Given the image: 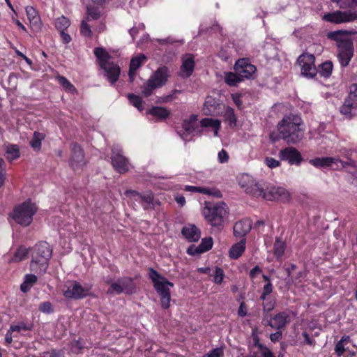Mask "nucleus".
Here are the masks:
<instances>
[{
    "mask_svg": "<svg viewBox=\"0 0 357 357\" xmlns=\"http://www.w3.org/2000/svg\"><path fill=\"white\" fill-rule=\"evenodd\" d=\"M302 120L297 115L285 116L278 125L279 135L287 143H296L303 137Z\"/></svg>",
    "mask_w": 357,
    "mask_h": 357,
    "instance_id": "nucleus-1",
    "label": "nucleus"
},
{
    "mask_svg": "<svg viewBox=\"0 0 357 357\" xmlns=\"http://www.w3.org/2000/svg\"><path fill=\"white\" fill-rule=\"evenodd\" d=\"M220 105L219 100L213 98L212 96H208L204 103L202 112L206 116L217 115L218 114Z\"/></svg>",
    "mask_w": 357,
    "mask_h": 357,
    "instance_id": "nucleus-23",
    "label": "nucleus"
},
{
    "mask_svg": "<svg viewBox=\"0 0 357 357\" xmlns=\"http://www.w3.org/2000/svg\"><path fill=\"white\" fill-rule=\"evenodd\" d=\"M197 127V116L190 115L183 121L181 128L177 130L183 140H188V136L195 131Z\"/></svg>",
    "mask_w": 357,
    "mask_h": 357,
    "instance_id": "nucleus-19",
    "label": "nucleus"
},
{
    "mask_svg": "<svg viewBox=\"0 0 357 357\" xmlns=\"http://www.w3.org/2000/svg\"><path fill=\"white\" fill-rule=\"evenodd\" d=\"M89 22L87 20L84 19L81 22L80 33L84 37H91L92 36V31Z\"/></svg>",
    "mask_w": 357,
    "mask_h": 357,
    "instance_id": "nucleus-50",
    "label": "nucleus"
},
{
    "mask_svg": "<svg viewBox=\"0 0 357 357\" xmlns=\"http://www.w3.org/2000/svg\"><path fill=\"white\" fill-rule=\"evenodd\" d=\"M349 337H342L335 345V351L337 356H342L346 350V345L349 342Z\"/></svg>",
    "mask_w": 357,
    "mask_h": 357,
    "instance_id": "nucleus-46",
    "label": "nucleus"
},
{
    "mask_svg": "<svg viewBox=\"0 0 357 357\" xmlns=\"http://www.w3.org/2000/svg\"><path fill=\"white\" fill-rule=\"evenodd\" d=\"M211 276L213 277V282L217 284H220L224 279L225 273L223 270L220 267H215L213 273Z\"/></svg>",
    "mask_w": 357,
    "mask_h": 357,
    "instance_id": "nucleus-49",
    "label": "nucleus"
},
{
    "mask_svg": "<svg viewBox=\"0 0 357 357\" xmlns=\"http://www.w3.org/2000/svg\"><path fill=\"white\" fill-rule=\"evenodd\" d=\"M146 60V57L144 54H139L136 57H134L130 61V70H129V77L131 81L133 80L136 70L140 67Z\"/></svg>",
    "mask_w": 357,
    "mask_h": 357,
    "instance_id": "nucleus-31",
    "label": "nucleus"
},
{
    "mask_svg": "<svg viewBox=\"0 0 357 357\" xmlns=\"http://www.w3.org/2000/svg\"><path fill=\"white\" fill-rule=\"evenodd\" d=\"M91 286L89 284L81 285L76 281L68 282L63 291V296L68 299H81L90 294Z\"/></svg>",
    "mask_w": 357,
    "mask_h": 357,
    "instance_id": "nucleus-11",
    "label": "nucleus"
},
{
    "mask_svg": "<svg viewBox=\"0 0 357 357\" xmlns=\"http://www.w3.org/2000/svg\"><path fill=\"white\" fill-rule=\"evenodd\" d=\"M149 114L160 119H165L169 116V112L164 107H154L150 109Z\"/></svg>",
    "mask_w": 357,
    "mask_h": 357,
    "instance_id": "nucleus-41",
    "label": "nucleus"
},
{
    "mask_svg": "<svg viewBox=\"0 0 357 357\" xmlns=\"http://www.w3.org/2000/svg\"><path fill=\"white\" fill-rule=\"evenodd\" d=\"M184 190L187 192H198L204 195H210L216 198H220L222 197L221 192L215 188L185 185Z\"/></svg>",
    "mask_w": 357,
    "mask_h": 357,
    "instance_id": "nucleus-27",
    "label": "nucleus"
},
{
    "mask_svg": "<svg viewBox=\"0 0 357 357\" xmlns=\"http://www.w3.org/2000/svg\"><path fill=\"white\" fill-rule=\"evenodd\" d=\"M38 211V206L31 200H27L15 206L10 217L18 225L29 226L33 221V217Z\"/></svg>",
    "mask_w": 357,
    "mask_h": 357,
    "instance_id": "nucleus-5",
    "label": "nucleus"
},
{
    "mask_svg": "<svg viewBox=\"0 0 357 357\" xmlns=\"http://www.w3.org/2000/svg\"><path fill=\"white\" fill-rule=\"evenodd\" d=\"M284 250H285L284 243L282 241H281L280 239L276 238V240L274 243V246H273V251H274L275 256L277 258L281 257L284 252Z\"/></svg>",
    "mask_w": 357,
    "mask_h": 357,
    "instance_id": "nucleus-44",
    "label": "nucleus"
},
{
    "mask_svg": "<svg viewBox=\"0 0 357 357\" xmlns=\"http://www.w3.org/2000/svg\"><path fill=\"white\" fill-rule=\"evenodd\" d=\"M241 81L242 79L236 72H229L225 74V82L229 86H236Z\"/></svg>",
    "mask_w": 357,
    "mask_h": 357,
    "instance_id": "nucleus-40",
    "label": "nucleus"
},
{
    "mask_svg": "<svg viewBox=\"0 0 357 357\" xmlns=\"http://www.w3.org/2000/svg\"><path fill=\"white\" fill-rule=\"evenodd\" d=\"M203 215L206 221L213 227L222 225L228 213V208L223 202L206 205L203 209Z\"/></svg>",
    "mask_w": 357,
    "mask_h": 357,
    "instance_id": "nucleus-7",
    "label": "nucleus"
},
{
    "mask_svg": "<svg viewBox=\"0 0 357 357\" xmlns=\"http://www.w3.org/2000/svg\"><path fill=\"white\" fill-rule=\"evenodd\" d=\"M279 156L282 160L288 161L290 165H299L302 160L301 153L294 147L280 150Z\"/></svg>",
    "mask_w": 357,
    "mask_h": 357,
    "instance_id": "nucleus-22",
    "label": "nucleus"
},
{
    "mask_svg": "<svg viewBox=\"0 0 357 357\" xmlns=\"http://www.w3.org/2000/svg\"><path fill=\"white\" fill-rule=\"evenodd\" d=\"M10 332L13 333H22L25 331H31L33 328V324L31 323H26L24 321H20L17 324H14L10 325Z\"/></svg>",
    "mask_w": 357,
    "mask_h": 357,
    "instance_id": "nucleus-36",
    "label": "nucleus"
},
{
    "mask_svg": "<svg viewBox=\"0 0 357 357\" xmlns=\"http://www.w3.org/2000/svg\"><path fill=\"white\" fill-rule=\"evenodd\" d=\"M282 337V333L280 331H277L276 333H272L270 335V338L272 342L278 341Z\"/></svg>",
    "mask_w": 357,
    "mask_h": 357,
    "instance_id": "nucleus-63",
    "label": "nucleus"
},
{
    "mask_svg": "<svg viewBox=\"0 0 357 357\" xmlns=\"http://www.w3.org/2000/svg\"><path fill=\"white\" fill-rule=\"evenodd\" d=\"M264 162L269 168L271 169L279 167L280 165V161L271 157H266L264 160Z\"/></svg>",
    "mask_w": 357,
    "mask_h": 357,
    "instance_id": "nucleus-52",
    "label": "nucleus"
},
{
    "mask_svg": "<svg viewBox=\"0 0 357 357\" xmlns=\"http://www.w3.org/2000/svg\"><path fill=\"white\" fill-rule=\"evenodd\" d=\"M290 321V317L286 312H280L267 321V324L273 328L280 329Z\"/></svg>",
    "mask_w": 357,
    "mask_h": 357,
    "instance_id": "nucleus-29",
    "label": "nucleus"
},
{
    "mask_svg": "<svg viewBox=\"0 0 357 357\" xmlns=\"http://www.w3.org/2000/svg\"><path fill=\"white\" fill-rule=\"evenodd\" d=\"M341 114L351 118L357 114V84L350 86L349 93L340 109Z\"/></svg>",
    "mask_w": 357,
    "mask_h": 357,
    "instance_id": "nucleus-12",
    "label": "nucleus"
},
{
    "mask_svg": "<svg viewBox=\"0 0 357 357\" xmlns=\"http://www.w3.org/2000/svg\"><path fill=\"white\" fill-rule=\"evenodd\" d=\"M6 158L12 161L20 156L19 149L16 145H9L6 147Z\"/></svg>",
    "mask_w": 357,
    "mask_h": 357,
    "instance_id": "nucleus-45",
    "label": "nucleus"
},
{
    "mask_svg": "<svg viewBox=\"0 0 357 357\" xmlns=\"http://www.w3.org/2000/svg\"><path fill=\"white\" fill-rule=\"evenodd\" d=\"M103 16L104 13L102 9L91 6L87 7V16L85 19L88 21L91 20H96L102 18Z\"/></svg>",
    "mask_w": 357,
    "mask_h": 357,
    "instance_id": "nucleus-33",
    "label": "nucleus"
},
{
    "mask_svg": "<svg viewBox=\"0 0 357 357\" xmlns=\"http://www.w3.org/2000/svg\"><path fill=\"white\" fill-rule=\"evenodd\" d=\"M261 197L266 200H280L284 202L290 199V193L285 188L278 186H270L266 190L262 188Z\"/></svg>",
    "mask_w": 357,
    "mask_h": 357,
    "instance_id": "nucleus-15",
    "label": "nucleus"
},
{
    "mask_svg": "<svg viewBox=\"0 0 357 357\" xmlns=\"http://www.w3.org/2000/svg\"><path fill=\"white\" fill-rule=\"evenodd\" d=\"M111 159L114 168L120 174L127 172L131 167L128 159L123 155L121 149L119 146L113 148Z\"/></svg>",
    "mask_w": 357,
    "mask_h": 357,
    "instance_id": "nucleus-16",
    "label": "nucleus"
},
{
    "mask_svg": "<svg viewBox=\"0 0 357 357\" xmlns=\"http://www.w3.org/2000/svg\"><path fill=\"white\" fill-rule=\"evenodd\" d=\"M260 332L259 331L258 328L255 327L252 330V337L253 339V342L255 346L258 347L259 348V344H261L259 342V335Z\"/></svg>",
    "mask_w": 357,
    "mask_h": 357,
    "instance_id": "nucleus-56",
    "label": "nucleus"
},
{
    "mask_svg": "<svg viewBox=\"0 0 357 357\" xmlns=\"http://www.w3.org/2000/svg\"><path fill=\"white\" fill-rule=\"evenodd\" d=\"M195 68L194 56L188 54L182 57V64L181 66L180 75L183 77H190Z\"/></svg>",
    "mask_w": 357,
    "mask_h": 357,
    "instance_id": "nucleus-24",
    "label": "nucleus"
},
{
    "mask_svg": "<svg viewBox=\"0 0 357 357\" xmlns=\"http://www.w3.org/2000/svg\"><path fill=\"white\" fill-rule=\"evenodd\" d=\"M52 250L47 242H40L31 249L30 268L36 273H44L48 267Z\"/></svg>",
    "mask_w": 357,
    "mask_h": 357,
    "instance_id": "nucleus-3",
    "label": "nucleus"
},
{
    "mask_svg": "<svg viewBox=\"0 0 357 357\" xmlns=\"http://www.w3.org/2000/svg\"><path fill=\"white\" fill-rule=\"evenodd\" d=\"M37 277L33 274H26L24 277V281L21 284L20 289L23 292H27L30 290L32 286L36 282Z\"/></svg>",
    "mask_w": 357,
    "mask_h": 357,
    "instance_id": "nucleus-37",
    "label": "nucleus"
},
{
    "mask_svg": "<svg viewBox=\"0 0 357 357\" xmlns=\"http://www.w3.org/2000/svg\"><path fill=\"white\" fill-rule=\"evenodd\" d=\"M213 246L212 238H204L202 240L201 243L198 246L191 245L187 250V253L190 255H196L205 252Z\"/></svg>",
    "mask_w": 357,
    "mask_h": 357,
    "instance_id": "nucleus-26",
    "label": "nucleus"
},
{
    "mask_svg": "<svg viewBox=\"0 0 357 357\" xmlns=\"http://www.w3.org/2000/svg\"><path fill=\"white\" fill-rule=\"evenodd\" d=\"M169 77V71L165 66L159 68L147 80L142 89L144 97L151 96L155 89L163 86Z\"/></svg>",
    "mask_w": 357,
    "mask_h": 357,
    "instance_id": "nucleus-8",
    "label": "nucleus"
},
{
    "mask_svg": "<svg viewBox=\"0 0 357 357\" xmlns=\"http://www.w3.org/2000/svg\"><path fill=\"white\" fill-rule=\"evenodd\" d=\"M175 200L180 206H183L185 204V199L182 195H176L175 197Z\"/></svg>",
    "mask_w": 357,
    "mask_h": 357,
    "instance_id": "nucleus-64",
    "label": "nucleus"
},
{
    "mask_svg": "<svg viewBox=\"0 0 357 357\" xmlns=\"http://www.w3.org/2000/svg\"><path fill=\"white\" fill-rule=\"evenodd\" d=\"M245 239L243 238L240 242L233 245L229 252L230 258L238 259L245 251Z\"/></svg>",
    "mask_w": 357,
    "mask_h": 357,
    "instance_id": "nucleus-32",
    "label": "nucleus"
},
{
    "mask_svg": "<svg viewBox=\"0 0 357 357\" xmlns=\"http://www.w3.org/2000/svg\"><path fill=\"white\" fill-rule=\"evenodd\" d=\"M54 24L57 30L62 31H65L69 27L70 25V22L67 17L61 16L56 19Z\"/></svg>",
    "mask_w": 357,
    "mask_h": 357,
    "instance_id": "nucleus-43",
    "label": "nucleus"
},
{
    "mask_svg": "<svg viewBox=\"0 0 357 357\" xmlns=\"http://www.w3.org/2000/svg\"><path fill=\"white\" fill-rule=\"evenodd\" d=\"M200 126L206 130V132H211L214 137H218L221 128V121L218 119L205 118L200 121Z\"/></svg>",
    "mask_w": 357,
    "mask_h": 357,
    "instance_id": "nucleus-25",
    "label": "nucleus"
},
{
    "mask_svg": "<svg viewBox=\"0 0 357 357\" xmlns=\"http://www.w3.org/2000/svg\"><path fill=\"white\" fill-rule=\"evenodd\" d=\"M234 70L243 80L252 78L256 72V67L250 63L248 59H241L236 62Z\"/></svg>",
    "mask_w": 357,
    "mask_h": 357,
    "instance_id": "nucleus-18",
    "label": "nucleus"
},
{
    "mask_svg": "<svg viewBox=\"0 0 357 357\" xmlns=\"http://www.w3.org/2000/svg\"><path fill=\"white\" fill-rule=\"evenodd\" d=\"M57 80L61 86L68 92L73 93L75 91V86L63 76L57 77Z\"/></svg>",
    "mask_w": 357,
    "mask_h": 357,
    "instance_id": "nucleus-48",
    "label": "nucleus"
},
{
    "mask_svg": "<svg viewBox=\"0 0 357 357\" xmlns=\"http://www.w3.org/2000/svg\"><path fill=\"white\" fill-rule=\"evenodd\" d=\"M260 357H275L272 352L267 347L259 344Z\"/></svg>",
    "mask_w": 357,
    "mask_h": 357,
    "instance_id": "nucleus-57",
    "label": "nucleus"
},
{
    "mask_svg": "<svg viewBox=\"0 0 357 357\" xmlns=\"http://www.w3.org/2000/svg\"><path fill=\"white\" fill-rule=\"evenodd\" d=\"M231 98L236 105V107L239 109H242V100H241V95L239 93L231 94Z\"/></svg>",
    "mask_w": 357,
    "mask_h": 357,
    "instance_id": "nucleus-59",
    "label": "nucleus"
},
{
    "mask_svg": "<svg viewBox=\"0 0 357 357\" xmlns=\"http://www.w3.org/2000/svg\"><path fill=\"white\" fill-rule=\"evenodd\" d=\"M223 350L222 348H215L211 350L209 353L204 355L203 357H222Z\"/></svg>",
    "mask_w": 357,
    "mask_h": 357,
    "instance_id": "nucleus-53",
    "label": "nucleus"
},
{
    "mask_svg": "<svg viewBox=\"0 0 357 357\" xmlns=\"http://www.w3.org/2000/svg\"><path fill=\"white\" fill-rule=\"evenodd\" d=\"M145 26L142 23H139L137 25H135L129 30V33L130 34L132 39H135V36L139 32L144 30Z\"/></svg>",
    "mask_w": 357,
    "mask_h": 357,
    "instance_id": "nucleus-51",
    "label": "nucleus"
},
{
    "mask_svg": "<svg viewBox=\"0 0 357 357\" xmlns=\"http://www.w3.org/2000/svg\"><path fill=\"white\" fill-rule=\"evenodd\" d=\"M105 282L109 284L107 291L108 294H120L121 293L131 294L135 291L133 280L130 278L124 277L114 282L109 279H106Z\"/></svg>",
    "mask_w": 357,
    "mask_h": 357,
    "instance_id": "nucleus-9",
    "label": "nucleus"
},
{
    "mask_svg": "<svg viewBox=\"0 0 357 357\" xmlns=\"http://www.w3.org/2000/svg\"><path fill=\"white\" fill-rule=\"evenodd\" d=\"M218 161L220 163L227 162L229 160V155L224 149H222L218 154Z\"/></svg>",
    "mask_w": 357,
    "mask_h": 357,
    "instance_id": "nucleus-58",
    "label": "nucleus"
},
{
    "mask_svg": "<svg viewBox=\"0 0 357 357\" xmlns=\"http://www.w3.org/2000/svg\"><path fill=\"white\" fill-rule=\"evenodd\" d=\"M321 19L326 22L332 24H342L357 20V10H335L325 13Z\"/></svg>",
    "mask_w": 357,
    "mask_h": 357,
    "instance_id": "nucleus-10",
    "label": "nucleus"
},
{
    "mask_svg": "<svg viewBox=\"0 0 357 357\" xmlns=\"http://www.w3.org/2000/svg\"><path fill=\"white\" fill-rule=\"evenodd\" d=\"M223 117L225 121L228 123L229 126H236L237 119L234 114V110L233 108L229 106L225 107L224 109Z\"/></svg>",
    "mask_w": 357,
    "mask_h": 357,
    "instance_id": "nucleus-35",
    "label": "nucleus"
},
{
    "mask_svg": "<svg viewBox=\"0 0 357 357\" xmlns=\"http://www.w3.org/2000/svg\"><path fill=\"white\" fill-rule=\"evenodd\" d=\"M45 134L34 132L33 139L30 141V145L31 148L35 151H39L41 148V142L45 139Z\"/></svg>",
    "mask_w": 357,
    "mask_h": 357,
    "instance_id": "nucleus-39",
    "label": "nucleus"
},
{
    "mask_svg": "<svg viewBox=\"0 0 357 357\" xmlns=\"http://www.w3.org/2000/svg\"><path fill=\"white\" fill-rule=\"evenodd\" d=\"M265 302L264 303V310L266 312L271 311L275 306V302L269 298L264 300Z\"/></svg>",
    "mask_w": 357,
    "mask_h": 357,
    "instance_id": "nucleus-60",
    "label": "nucleus"
},
{
    "mask_svg": "<svg viewBox=\"0 0 357 357\" xmlns=\"http://www.w3.org/2000/svg\"><path fill=\"white\" fill-rule=\"evenodd\" d=\"M125 195L127 197H133L135 198L136 201H139L141 194L135 190H128L125 192Z\"/></svg>",
    "mask_w": 357,
    "mask_h": 357,
    "instance_id": "nucleus-61",
    "label": "nucleus"
},
{
    "mask_svg": "<svg viewBox=\"0 0 357 357\" xmlns=\"http://www.w3.org/2000/svg\"><path fill=\"white\" fill-rule=\"evenodd\" d=\"M333 70V63L331 61H326L319 66V73L326 78L331 76Z\"/></svg>",
    "mask_w": 357,
    "mask_h": 357,
    "instance_id": "nucleus-42",
    "label": "nucleus"
},
{
    "mask_svg": "<svg viewBox=\"0 0 357 357\" xmlns=\"http://www.w3.org/2000/svg\"><path fill=\"white\" fill-rule=\"evenodd\" d=\"M149 277L160 296L161 306L167 309L170 306L171 301L170 288L174 287V284L153 269H151Z\"/></svg>",
    "mask_w": 357,
    "mask_h": 357,
    "instance_id": "nucleus-4",
    "label": "nucleus"
},
{
    "mask_svg": "<svg viewBox=\"0 0 357 357\" xmlns=\"http://www.w3.org/2000/svg\"><path fill=\"white\" fill-rule=\"evenodd\" d=\"M238 184L244 191L255 197H259L262 193L261 185L250 174H243L238 178Z\"/></svg>",
    "mask_w": 357,
    "mask_h": 357,
    "instance_id": "nucleus-13",
    "label": "nucleus"
},
{
    "mask_svg": "<svg viewBox=\"0 0 357 357\" xmlns=\"http://www.w3.org/2000/svg\"><path fill=\"white\" fill-rule=\"evenodd\" d=\"M252 224L250 219H243L236 222L234 226V234L236 236L243 237L251 229Z\"/></svg>",
    "mask_w": 357,
    "mask_h": 357,
    "instance_id": "nucleus-30",
    "label": "nucleus"
},
{
    "mask_svg": "<svg viewBox=\"0 0 357 357\" xmlns=\"http://www.w3.org/2000/svg\"><path fill=\"white\" fill-rule=\"evenodd\" d=\"M314 56L309 53H303L298 59V63L301 68V74L305 77L312 78L317 70L314 65Z\"/></svg>",
    "mask_w": 357,
    "mask_h": 357,
    "instance_id": "nucleus-14",
    "label": "nucleus"
},
{
    "mask_svg": "<svg viewBox=\"0 0 357 357\" xmlns=\"http://www.w3.org/2000/svg\"><path fill=\"white\" fill-rule=\"evenodd\" d=\"M94 54L97 57L100 67L105 70V76L111 84L116 82L120 74V68L118 65L109 62V55L102 47H96Z\"/></svg>",
    "mask_w": 357,
    "mask_h": 357,
    "instance_id": "nucleus-6",
    "label": "nucleus"
},
{
    "mask_svg": "<svg viewBox=\"0 0 357 357\" xmlns=\"http://www.w3.org/2000/svg\"><path fill=\"white\" fill-rule=\"evenodd\" d=\"M310 163L316 167H333L338 168L340 167H344L347 165H350V162H344L339 158L323 157L317 158L310 160Z\"/></svg>",
    "mask_w": 357,
    "mask_h": 357,
    "instance_id": "nucleus-17",
    "label": "nucleus"
},
{
    "mask_svg": "<svg viewBox=\"0 0 357 357\" xmlns=\"http://www.w3.org/2000/svg\"><path fill=\"white\" fill-rule=\"evenodd\" d=\"M29 251V249L26 248V247L20 246L14 253L11 261L18 262L24 260L28 257Z\"/></svg>",
    "mask_w": 357,
    "mask_h": 357,
    "instance_id": "nucleus-38",
    "label": "nucleus"
},
{
    "mask_svg": "<svg viewBox=\"0 0 357 357\" xmlns=\"http://www.w3.org/2000/svg\"><path fill=\"white\" fill-rule=\"evenodd\" d=\"M139 202L142 204L144 209H149L154 207L153 195L150 192L141 194Z\"/></svg>",
    "mask_w": 357,
    "mask_h": 357,
    "instance_id": "nucleus-34",
    "label": "nucleus"
},
{
    "mask_svg": "<svg viewBox=\"0 0 357 357\" xmlns=\"http://www.w3.org/2000/svg\"><path fill=\"white\" fill-rule=\"evenodd\" d=\"M62 43L64 44H68L71 40L70 36L66 33L64 31H60Z\"/></svg>",
    "mask_w": 357,
    "mask_h": 357,
    "instance_id": "nucleus-62",
    "label": "nucleus"
},
{
    "mask_svg": "<svg viewBox=\"0 0 357 357\" xmlns=\"http://www.w3.org/2000/svg\"><path fill=\"white\" fill-rule=\"evenodd\" d=\"M347 33V31L342 30L328 33V38L337 42V57L343 67L348 66L354 54L353 42Z\"/></svg>",
    "mask_w": 357,
    "mask_h": 357,
    "instance_id": "nucleus-2",
    "label": "nucleus"
},
{
    "mask_svg": "<svg viewBox=\"0 0 357 357\" xmlns=\"http://www.w3.org/2000/svg\"><path fill=\"white\" fill-rule=\"evenodd\" d=\"M273 291V286L271 282H267L266 284L264 285L263 289V293L261 296V298L262 300H266V296L269 295Z\"/></svg>",
    "mask_w": 357,
    "mask_h": 357,
    "instance_id": "nucleus-55",
    "label": "nucleus"
},
{
    "mask_svg": "<svg viewBox=\"0 0 357 357\" xmlns=\"http://www.w3.org/2000/svg\"><path fill=\"white\" fill-rule=\"evenodd\" d=\"M29 24L33 31H40L43 26V22L38 12L32 6H26L25 8Z\"/></svg>",
    "mask_w": 357,
    "mask_h": 357,
    "instance_id": "nucleus-21",
    "label": "nucleus"
},
{
    "mask_svg": "<svg viewBox=\"0 0 357 357\" xmlns=\"http://www.w3.org/2000/svg\"><path fill=\"white\" fill-rule=\"evenodd\" d=\"M71 150L72 155L70 159V165L74 170H79L85 165L83 150L77 144L72 145Z\"/></svg>",
    "mask_w": 357,
    "mask_h": 357,
    "instance_id": "nucleus-20",
    "label": "nucleus"
},
{
    "mask_svg": "<svg viewBox=\"0 0 357 357\" xmlns=\"http://www.w3.org/2000/svg\"><path fill=\"white\" fill-rule=\"evenodd\" d=\"M40 311L44 313H51L53 311L52 305L50 302H44L39 305Z\"/></svg>",
    "mask_w": 357,
    "mask_h": 357,
    "instance_id": "nucleus-54",
    "label": "nucleus"
},
{
    "mask_svg": "<svg viewBox=\"0 0 357 357\" xmlns=\"http://www.w3.org/2000/svg\"><path fill=\"white\" fill-rule=\"evenodd\" d=\"M182 234L185 238L191 242L197 241L201 236L200 230L195 225L188 224L185 225L182 229Z\"/></svg>",
    "mask_w": 357,
    "mask_h": 357,
    "instance_id": "nucleus-28",
    "label": "nucleus"
},
{
    "mask_svg": "<svg viewBox=\"0 0 357 357\" xmlns=\"http://www.w3.org/2000/svg\"><path fill=\"white\" fill-rule=\"evenodd\" d=\"M128 98L130 103L136 107L139 111H142L144 109L143 101L141 97L131 93L128 95Z\"/></svg>",
    "mask_w": 357,
    "mask_h": 357,
    "instance_id": "nucleus-47",
    "label": "nucleus"
}]
</instances>
